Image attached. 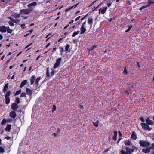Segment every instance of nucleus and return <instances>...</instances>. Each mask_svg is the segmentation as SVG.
I'll return each instance as SVG.
<instances>
[{
  "label": "nucleus",
  "mask_w": 154,
  "mask_h": 154,
  "mask_svg": "<svg viewBox=\"0 0 154 154\" xmlns=\"http://www.w3.org/2000/svg\"><path fill=\"white\" fill-rule=\"evenodd\" d=\"M74 22V20H72L71 21L69 22V24H71V23H73Z\"/></svg>",
  "instance_id": "nucleus-61"
},
{
  "label": "nucleus",
  "mask_w": 154,
  "mask_h": 154,
  "mask_svg": "<svg viewBox=\"0 0 154 154\" xmlns=\"http://www.w3.org/2000/svg\"><path fill=\"white\" fill-rule=\"evenodd\" d=\"M125 145L126 146H130L132 145V143L130 141V140H128L127 141H124Z\"/></svg>",
  "instance_id": "nucleus-20"
},
{
  "label": "nucleus",
  "mask_w": 154,
  "mask_h": 154,
  "mask_svg": "<svg viewBox=\"0 0 154 154\" xmlns=\"http://www.w3.org/2000/svg\"><path fill=\"white\" fill-rule=\"evenodd\" d=\"M30 84L32 85L35 82V84L38 85V77L36 79V77L34 75H33L31 77Z\"/></svg>",
  "instance_id": "nucleus-5"
},
{
  "label": "nucleus",
  "mask_w": 154,
  "mask_h": 154,
  "mask_svg": "<svg viewBox=\"0 0 154 154\" xmlns=\"http://www.w3.org/2000/svg\"><path fill=\"white\" fill-rule=\"evenodd\" d=\"M69 26V24H68V25H67V26H65L64 28H63V29H66L68 26Z\"/></svg>",
  "instance_id": "nucleus-63"
},
{
  "label": "nucleus",
  "mask_w": 154,
  "mask_h": 154,
  "mask_svg": "<svg viewBox=\"0 0 154 154\" xmlns=\"http://www.w3.org/2000/svg\"><path fill=\"white\" fill-rule=\"evenodd\" d=\"M88 23L91 25H92L93 23V19L91 17H89L88 19Z\"/></svg>",
  "instance_id": "nucleus-25"
},
{
  "label": "nucleus",
  "mask_w": 154,
  "mask_h": 154,
  "mask_svg": "<svg viewBox=\"0 0 154 154\" xmlns=\"http://www.w3.org/2000/svg\"><path fill=\"white\" fill-rule=\"evenodd\" d=\"M11 91H8L5 95V103L6 104H8L10 102V96L11 95Z\"/></svg>",
  "instance_id": "nucleus-3"
},
{
  "label": "nucleus",
  "mask_w": 154,
  "mask_h": 154,
  "mask_svg": "<svg viewBox=\"0 0 154 154\" xmlns=\"http://www.w3.org/2000/svg\"><path fill=\"white\" fill-rule=\"evenodd\" d=\"M121 154H128L126 151L125 152L123 150H121Z\"/></svg>",
  "instance_id": "nucleus-44"
},
{
  "label": "nucleus",
  "mask_w": 154,
  "mask_h": 154,
  "mask_svg": "<svg viewBox=\"0 0 154 154\" xmlns=\"http://www.w3.org/2000/svg\"><path fill=\"white\" fill-rule=\"evenodd\" d=\"M12 109L13 110H16L18 108L19 106L16 103H13L11 105Z\"/></svg>",
  "instance_id": "nucleus-9"
},
{
  "label": "nucleus",
  "mask_w": 154,
  "mask_h": 154,
  "mask_svg": "<svg viewBox=\"0 0 154 154\" xmlns=\"http://www.w3.org/2000/svg\"><path fill=\"white\" fill-rule=\"evenodd\" d=\"M9 116L10 117L13 119H15L16 117V113L14 111H11L9 113Z\"/></svg>",
  "instance_id": "nucleus-10"
},
{
  "label": "nucleus",
  "mask_w": 154,
  "mask_h": 154,
  "mask_svg": "<svg viewBox=\"0 0 154 154\" xmlns=\"http://www.w3.org/2000/svg\"><path fill=\"white\" fill-rule=\"evenodd\" d=\"M70 45L69 44H67L65 47V49L66 52H69L70 51V49L69 48Z\"/></svg>",
  "instance_id": "nucleus-22"
},
{
  "label": "nucleus",
  "mask_w": 154,
  "mask_h": 154,
  "mask_svg": "<svg viewBox=\"0 0 154 154\" xmlns=\"http://www.w3.org/2000/svg\"><path fill=\"white\" fill-rule=\"evenodd\" d=\"M140 125H141L142 128L145 130L150 131L152 129V128H149L148 124L146 123H141Z\"/></svg>",
  "instance_id": "nucleus-7"
},
{
  "label": "nucleus",
  "mask_w": 154,
  "mask_h": 154,
  "mask_svg": "<svg viewBox=\"0 0 154 154\" xmlns=\"http://www.w3.org/2000/svg\"><path fill=\"white\" fill-rule=\"evenodd\" d=\"M97 46L96 45H94L93 46L91 47V50H93L94 48L97 47Z\"/></svg>",
  "instance_id": "nucleus-45"
},
{
  "label": "nucleus",
  "mask_w": 154,
  "mask_h": 154,
  "mask_svg": "<svg viewBox=\"0 0 154 154\" xmlns=\"http://www.w3.org/2000/svg\"><path fill=\"white\" fill-rule=\"evenodd\" d=\"M150 149H154V144H152V145L150 146Z\"/></svg>",
  "instance_id": "nucleus-46"
},
{
  "label": "nucleus",
  "mask_w": 154,
  "mask_h": 154,
  "mask_svg": "<svg viewBox=\"0 0 154 154\" xmlns=\"http://www.w3.org/2000/svg\"><path fill=\"white\" fill-rule=\"evenodd\" d=\"M126 3L128 5H130L131 4V2L129 1H126Z\"/></svg>",
  "instance_id": "nucleus-53"
},
{
  "label": "nucleus",
  "mask_w": 154,
  "mask_h": 154,
  "mask_svg": "<svg viewBox=\"0 0 154 154\" xmlns=\"http://www.w3.org/2000/svg\"><path fill=\"white\" fill-rule=\"evenodd\" d=\"M80 18V16H79V17H77L75 20V21H77L78 20H79Z\"/></svg>",
  "instance_id": "nucleus-55"
},
{
  "label": "nucleus",
  "mask_w": 154,
  "mask_h": 154,
  "mask_svg": "<svg viewBox=\"0 0 154 154\" xmlns=\"http://www.w3.org/2000/svg\"><path fill=\"white\" fill-rule=\"evenodd\" d=\"M20 14H19L16 13H14L13 14V16L16 18H19L20 17Z\"/></svg>",
  "instance_id": "nucleus-26"
},
{
  "label": "nucleus",
  "mask_w": 154,
  "mask_h": 154,
  "mask_svg": "<svg viewBox=\"0 0 154 154\" xmlns=\"http://www.w3.org/2000/svg\"><path fill=\"white\" fill-rule=\"evenodd\" d=\"M16 23H17L18 22L20 21V20L18 19H16Z\"/></svg>",
  "instance_id": "nucleus-57"
},
{
  "label": "nucleus",
  "mask_w": 154,
  "mask_h": 154,
  "mask_svg": "<svg viewBox=\"0 0 154 154\" xmlns=\"http://www.w3.org/2000/svg\"><path fill=\"white\" fill-rule=\"evenodd\" d=\"M81 32L80 34H84L86 31V29L85 27H81L80 28Z\"/></svg>",
  "instance_id": "nucleus-21"
},
{
  "label": "nucleus",
  "mask_w": 154,
  "mask_h": 154,
  "mask_svg": "<svg viewBox=\"0 0 154 154\" xmlns=\"http://www.w3.org/2000/svg\"><path fill=\"white\" fill-rule=\"evenodd\" d=\"M137 137L136 133L134 131H133L132 133L131 138L134 140H135L137 138Z\"/></svg>",
  "instance_id": "nucleus-17"
},
{
  "label": "nucleus",
  "mask_w": 154,
  "mask_h": 154,
  "mask_svg": "<svg viewBox=\"0 0 154 154\" xmlns=\"http://www.w3.org/2000/svg\"><path fill=\"white\" fill-rule=\"evenodd\" d=\"M3 38V36L1 34H0V40L2 39Z\"/></svg>",
  "instance_id": "nucleus-59"
},
{
  "label": "nucleus",
  "mask_w": 154,
  "mask_h": 154,
  "mask_svg": "<svg viewBox=\"0 0 154 154\" xmlns=\"http://www.w3.org/2000/svg\"><path fill=\"white\" fill-rule=\"evenodd\" d=\"M5 139H6L7 140H9L11 139V137L9 136H7L5 137Z\"/></svg>",
  "instance_id": "nucleus-48"
},
{
  "label": "nucleus",
  "mask_w": 154,
  "mask_h": 154,
  "mask_svg": "<svg viewBox=\"0 0 154 154\" xmlns=\"http://www.w3.org/2000/svg\"><path fill=\"white\" fill-rule=\"evenodd\" d=\"M72 7H71H71L66 9L65 10V12H68V11H69L71 10V9H72Z\"/></svg>",
  "instance_id": "nucleus-37"
},
{
  "label": "nucleus",
  "mask_w": 154,
  "mask_h": 154,
  "mask_svg": "<svg viewBox=\"0 0 154 154\" xmlns=\"http://www.w3.org/2000/svg\"><path fill=\"white\" fill-rule=\"evenodd\" d=\"M150 149H151L149 147V148H147L146 149H143L142 150V151L145 153H147L150 152Z\"/></svg>",
  "instance_id": "nucleus-16"
},
{
  "label": "nucleus",
  "mask_w": 154,
  "mask_h": 154,
  "mask_svg": "<svg viewBox=\"0 0 154 154\" xmlns=\"http://www.w3.org/2000/svg\"><path fill=\"white\" fill-rule=\"evenodd\" d=\"M148 4H154V0H148Z\"/></svg>",
  "instance_id": "nucleus-38"
},
{
  "label": "nucleus",
  "mask_w": 154,
  "mask_h": 154,
  "mask_svg": "<svg viewBox=\"0 0 154 154\" xmlns=\"http://www.w3.org/2000/svg\"><path fill=\"white\" fill-rule=\"evenodd\" d=\"M9 84L8 83H7L5 84L4 87V88L3 90V92L4 93H5L7 91L8 89V88Z\"/></svg>",
  "instance_id": "nucleus-14"
},
{
  "label": "nucleus",
  "mask_w": 154,
  "mask_h": 154,
  "mask_svg": "<svg viewBox=\"0 0 154 154\" xmlns=\"http://www.w3.org/2000/svg\"><path fill=\"white\" fill-rule=\"evenodd\" d=\"M25 25V24L24 23H23V24H21L20 25L21 28L22 29H25L26 28V27H24Z\"/></svg>",
  "instance_id": "nucleus-41"
},
{
  "label": "nucleus",
  "mask_w": 154,
  "mask_h": 154,
  "mask_svg": "<svg viewBox=\"0 0 154 154\" xmlns=\"http://www.w3.org/2000/svg\"><path fill=\"white\" fill-rule=\"evenodd\" d=\"M123 73L124 74L126 75H127L128 74L127 71L126 69V66L125 67H124V69L123 71Z\"/></svg>",
  "instance_id": "nucleus-34"
},
{
  "label": "nucleus",
  "mask_w": 154,
  "mask_h": 154,
  "mask_svg": "<svg viewBox=\"0 0 154 154\" xmlns=\"http://www.w3.org/2000/svg\"><path fill=\"white\" fill-rule=\"evenodd\" d=\"M51 35V34H48L46 36V38H48L47 39V40L48 39L50 38V37H49V36H50Z\"/></svg>",
  "instance_id": "nucleus-52"
},
{
  "label": "nucleus",
  "mask_w": 154,
  "mask_h": 154,
  "mask_svg": "<svg viewBox=\"0 0 154 154\" xmlns=\"http://www.w3.org/2000/svg\"><path fill=\"white\" fill-rule=\"evenodd\" d=\"M79 4V3H77V4H76V5H73V6H71V7H72V8H76L77 6Z\"/></svg>",
  "instance_id": "nucleus-50"
},
{
  "label": "nucleus",
  "mask_w": 154,
  "mask_h": 154,
  "mask_svg": "<svg viewBox=\"0 0 154 154\" xmlns=\"http://www.w3.org/2000/svg\"><path fill=\"white\" fill-rule=\"evenodd\" d=\"M6 122V120L5 119H4L1 122V124L2 125H4L5 124Z\"/></svg>",
  "instance_id": "nucleus-29"
},
{
  "label": "nucleus",
  "mask_w": 154,
  "mask_h": 154,
  "mask_svg": "<svg viewBox=\"0 0 154 154\" xmlns=\"http://www.w3.org/2000/svg\"><path fill=\"white\" fill-rule=\"evenodd\" d=\"M118 133H119V136L120 137V136H122V133H121V132L120 131H118Z\"/></svg>",
  "instance_id": "nucleus-62"
},
{
  "label": "nucleus",
  "mask_w": 154,
  "mask_h": 154,
  "mask_svg": "<svg viewBox=\"0 0 154 154\" xmlns=\"http://www.w3.org/2000/svg\"><path fill=\"white\" fill-rule=\"evenodd\" d=\"M12 120H13L12 119H9L7 120V121L9 123H10L12 122Z\"/></svg>",
  "instance_id": "nucleus-47"
},
{
  "label": "nucleus",
  "mask_w": 154,
  "mask_h": 154,
  "mask_svg": "<svg viewBox=\"0 0 154 154\" xmlns=\"http://www.w3.org/2000/svg\"><path fill=\"white\" fill-rule=\"evenodd\" d=\"M92 123L96 127H98L99 123V121L98 120L96 121L95 122H92Z\"/></svg>",
  "instance_id": "nucleus-28"
},
{
  "label": "nucleus",
  "mask_w": 154,
  "mask_h": 154,
  "mask_svg": "<svg viewBox=\"0 0 154 154\" xmlns=\"http://www.w3.org/2000/svg\"><path fill=\"white\" fill-rule=\"evenodd\" d=\"M124 92L127 95H129V93L127 91H124Z\"/></svg>",
  "instance_id": "nucleus-51"
},
{
  "label": "nucleus",
  "mask_w": 154,
  "mask_h": 154,
  "mask_svg": "<svg viewBox=\"0 0 154 154\" xmlns=\"http://www.w3.org/2000/svg\"><path fill=\"white\" fill-rule=\"evenodd\" d=\"M21 92V89L17 91L15 94V95H17L19 94Z\"/></svg>",
  "instance_id": "nucleus-31"
},
{
  "label": "nucleus",
  "mask_w": 154,
  "mask_h": 154,
  "mask_svg": "<svg viewBox=\"0 0 154 154\" xmlns=\"http://www.w3.org/2000/svg\"><path fill=\"white\" fill-rule=\"evenodd\" d=\"M80 32V31L79 30H78L77 31H75L73 33V35H72V36L73 37H74L77 34H79Z\"/></svg>",
  "instance_id": "nucleus-27"
},
{
  "label": "nucleus",
  "mask_w": 154,
  "mask_h": 154,
  "mask_svg": "<svg viewBox=\"0 0 154 154\" xmlns=\"http://www.w3.org/2000/svg\"><path fill=\"white\" fill-rule=\"evenodd\" d=\"M88 15V14L87 15H86L85 16L83 17L81 19V20H83Z\"/></svg>",
  "instance_id": "nucleus-60"
},
{
  "label": "nucleus",
  "mask_w": 154,
  "mask_h": 154,
  "mask_svg": "<svg viewBox=\"0 0 154 154\" xmlns=\"http://www.w3.org/2000/svg\"><path fill=\"white\" fill-rule=\"evenodd\" d=\"M27 83V80H24L22 82L20 85V87L21 88L23 87Z\"/></svg>",
  "instance_id": "nucleus-18"
},
{
  "label": "nucleus",
  "mask_w": 154,
  "mask_h": 154,
  "mask_svg": "<svg viewBox=\"0 0 154 154\" xmlns=\"http://www.w3.org/2000/svg\"><path fill=\"white\" fill-rule=\"evenodd\" d=\"M33 10L32 8H30L27 9H23L21 10L20 11V14L22 15L24 14H29Z\"/></svg>",
  "instance_id": "nucleus-2"
},
{
  "label": "nucleus",
  "mask_w": 154,
  "mask_h": 154,
  "mask_svg": "<svg viewBox=\"0 0 154 154\" xmlns=\"http://www.w3.org/2000/svg\"><path fill=\"white\" fill-rule=\"evenodd\" d=\"M139 144L141 146L144 147H148L150 143L147 141H144L143 140H140L139 142Z\"/></svg>",
  "instance_id": "nucleus-4"
},
{
  "label": "nucleus",
  "mask_w": 154,
  "mask_h": 154,
  "mask_svg": "<svg viewBox=\"0 0 154 154\" xmlns=\"http://www.w3.org/2000/svg\"><path fill=\"white\" fill-rule=\"evenodd\" d=\"M49 68H47L46 76L48 77H49L50 76H52L54 74L55 71L54 69L51 68V70H52V71L51 72V75H50L49 72Z\"/></svg>",
  "instance_id": "nucleus-8"
},
{
  "label": "nucleus",
  "mask_w": 154,
  "mask_h": 154,
  "mask_svg": "<svg viewBox=\"0 0 154 154\" xmlns=\"http://www.w3.org/2000/svg\"><path fill=\"white\" fill-rule=\"evenodd\" d=\"M12 31L13 30L11 29L9 26L5 27L4 25L0 26V32L2 33H5L7 31L8 33L11 34Z\"/></svg>",
  "instance_id": "nucleus-1"
},
{
  "label": "nucleus",
  "mask_w": 154,
  "mask_h": 154,
  "mask_svg": "<svg viewBox=\"0 0 154 154\" xmlns=\"http://www.w3.org/2000/svg\"><path fill=\"white\" fill-rule=\"evenodd\" d=\"M146 120L148 125H153L154 122L152 121L150 119L149 117H147Z\"/></svg>",
  "instance_id": "nucleus-12"
},
{
  "label": "nucleus",
  "mask_w": 154,
  "mask_h": 154,
  "mask_svg": "<svg viewBox=\"0 0 154 154\" xmlns=\"http://www.w3.org/2000/svg\"><path fill=\"white\" fill-rule=\"evenodd\" d=\"M102 3V2H101L99 4V5L97 7H94V8H95V9L98 8L99 7V6H100L101 5Z\"/></svg>",
  "instance_id": "nucleus-49"
},
{
  "label": "nucleus",
  "mask_w": 154,
  "mask_h": 154,
  "mask_svg": "<svg viewBox=\"0 0 154 154\" xmlns=\"http://www.w3.org/2000/svg\"><path fill=\"white\" fill-rule=\"evenodd\" d=\"M61 60V58H59L56 60V62L53 66V69H55L59 67L60 64V62Z\"/></svg>",
  "instance_id": "nucleus-6"
},
{
  "label": "nucleus",
  "mask_w": 154,
  "mask_h": 154,
  "mask_svg": "<svg viewBox=\"0 0 154 154\" xmlns=\"http://www.w3.org/2000/svg\"><path fill=\"white\" fill-rule=\"evenodd\" d=\"M26 94L28 95H30L32 94V90L28 88H26Z\"/></svg>",
  "instance_id": "nucleus-23"
},
{
  "label": "nucleus",
  "mask_w": 154,
  "mask_h": 154,
  "mask_svg": "<svg viewBox=\"0 0 154 154\" xmlns=\"http://www.w3.org/2000/svg\"><path fill=\"white\" fill-rule=\"evenodd\" d=\"M8 23L9 25L11 26H13L14 25V23L11 21H9L8 22Z\"/></svg>",
  "instance_id": "nucleus-36"
},
{
  "label": "nucleus",
  "mask_w": 154,
  "mask_h": 154,
  "mask_svg": "<svg viewBox=\"0 0 154 154\" xmlns=\"http://www.w3.org/2000/svg\"><path fill=\"white\" fill-rule=\"evenodd\" d=\"M125 149L128 154H131L133 152V149L131 148L126 147Z\"/></svg>",
  "instance_id": "nucleus-13"
},
{
  "label": "nucleus",
  "mask_w": 154,
  "mask_h": 154,
  "mask_svg": "<svg viewBox=\"0 0 154 154\" xmlns=\"http://www.w3.org/2000/svg\"><path fill=\"white\" fill-rule=\"evenodd\" d=\"M140 119L142 122H144V119L143 117L142 116L140 118Z\"/></svg>",
  "instance_id": "nucleus-43"
},
{
  "label": "nucleus",
  "mask_w": 154,
  "mask_h": 154,
  "mask_svg": "<svg viewBox=\"0 0 154 154\" xmlns=\"http://www.w3.org/2000/svg\"><path fill=\"white\" fill-rule=\"evenodd\" d=\"M86 21H85L84 22V23H82V26L81 27H85V24H86Z\"/></svg>",
  "instance_id": "nucleus-54"
},
{
  "label": "nucleus",
  "mask_w": 154,
  "mask_h": 154,
  "mask_svg": "<svg viewBox=\"0 0 154 154\" xmlns=\"http://www.w3.org/2000/svg\"><path fill=\"white\" fill-rule=\"evenodd\" d=\"M20 97H26V94L25 93H22L21 94V95H20Z\"/></svg>",
  "instance_id": "nucleus-40"
},
{
  "label": "nucleus",
  "mask_w": 154,
  "mask_h": 154,
  "mask_svg": "<svg viewBox=\"0 0 154 154\" xmlns=\"http://www.w3.org/2000/svg\"><path fill=\"white\" fill-rule=\"evenodd\" d=\"M132 27H133L132 25L129 26H128V29L125 31V32H129L130 30L131 29Z\"/></svg>",
  "instance_id": "nucleus-32"
},
{
  "label": "nucleus",
  "mask_w": 154,
  "mask_h": 154,
  "mask_svg": "<svg viewBox=\"0 0 154 154\" xmlns=\"http://www.w3.org/2000/svg\"><path fill=\"white\" fill-rule=\"evenodd\" d=\"M37 5V4L36 2H32V3H31L30 4H29L27 5V6H28V7L29 8H31V6H35Z\"/></svg>",
  "instance_id": "nucleus-24"
},
{
  "label": "nucleus",
  "mask_w": 154,
  "mask_h": 154,
  "mask_svg": "<svg viewBox=\"0 0 154 154\" xmlns=\"http://www.w3.org/2000/svg\"><path fill=\"white\" fill-rule=\"evenodd\" d=\"M77 42V39H74L73 40V42L74 43H76Z\"/></svg>",
  "instance_id": "nucleus-58"
},
{
  "label": "nucleus",
  "mask_w": 154,
  "mask_h": 154,
  "mask_svg": "<svg viewBox=\"0 0 154 154\" xmlns=\"http://www.w3.org/2000/svg\"><path fill=\"white\" fill-rule=\"evenodd\" d=\"M111 4H112L111 3H110V2L109 3H108L107 4L108 6L110 7V6H111Z\"/></svg>",
  "instance_id": "nucleus-64"
},
{
  "label": "nucleus",
  "mask_w": 154,
  "mask_h": 154,
  "mask_svg": "<svg viewBox=\"0 0 154 154\" xmlns=\"http://www.w3.org/2000/svg\"><path fill=\"white\" fill-rule=\"evenodd\" d=\"M15 102L17 104H19L20 103V98L19 97H17L16 98Z\"/></svg>",
  "instance_id": "nucleus-30"
},
{
  "label": "nucleus",
  "mask_w": 154,
  "mask_h": 154,
  "mask_svg": "<svg viewBox=\"0 0 154 154\" xmlns=\"http://www.w3.org/2000/svg\"><path fill=\"white\" fill-rule=\"evenodd\" d=\"M5 152V150L4 148L0 146V152L3 153Z\"/></svg>",
  "instance_id": "nucleus-33"
},
{
  "label": "nucleus",
  "mask_w": 154,
  "mask_h": 154,
  "mask_svg": "<svg viewBox=\"0 0 154 154\" xmlns=\"http://www.w3.org/2000/svg\"><path fill=\"white\" fill-rule=\"evenodd\" d=\"M114 136L113 137L112 139L114 141H116L117 140L116 137L117 135V131L116 130L113 131Z\"/></svg>",
  "instance_id": "nucleus-19"
},
{
  "label": "nucleus",
  "mask_w": 154,
  "mask_h": 154,
  "mask_svg": "<svg viewBox=\"0 0 154 154\" xmlns=\"http://www.w3.org/2000/svg\"><path fill=\"white\" fill-rule=\"evenodd\" d=\"M11 129V125L10 124H8L5 128V130L6 131L10 132Z\"/></svg>",
  "instance_id": "nucleus-15"
},
{
  "label": "nucleus",
  "mask_w": 154,
  "mask_h": 154,
  "mask_svg": "<svg viewBox=\"0 0 154 154\" xmlns=\"http://www.w3.org/2000/svg\"><path fill=\"white\" fill-rule=\"evenodd\" d=\"M59 48L60 49V54L62 55L63 54L62 53H63V51H64V50H63V48L62 47H60Z\"/></svg>",
  "instance_id": "nucleus-35"
},
{
  "label": "nucleus",
  "mask_w": 154,
  "mask_h": 154,
  "mask_svg": "<svg viewBox=\"0 0 154 154\" xmlns=\"http://www.w3.org/2000/svg\"><path fill=\"white\" fill-rule=\"evenodd\" d=\"M9 18L11 20V21L12 22L14 23H16V20L15 19L11 17H10Z\"/></svg>",
  "instance_id": "nucleus-42"
},
{
  "label": "nucleus",
  "mask_w": 154,
  "mask_h": 154,
  "mask_svg": "<svg viewBox=\"0 0 154 154\" xmlns=\"http://www.w3.org/2000/svg\"><path fill=\"white\" fill-rule=\"evenodd\" d=\"M107 8V7H104L102 8H101L99 10V14H100L101 12L102 14H104L106 11Z\"/></svg>",
  "instance_id": "nucleus-11"
},
{
  "label": "nucleus",
  "mask_w": 154,
  "mask_h": 154,
  "mask_svg": "<svg viewBox=\"0 0 154 154\" xmlns=\"http://www.w3.org/2000/svg\"><path fill=\"white\" fill-rule=\"evenodd\" d=\"M137 65L138 66V68H140V66L139 63L138 62H137Z\"/></svg>",
  "instance_id": "nucleus-56"
},
{
  "label": "nucleus",
  "mask_w": 154,
  "mask_h": 154,
  "mask_svg": "<svg viewBox=\"0 0 154 154\" xmlns=\"http://www.w3.org/2000/svg\"><path fill=\"white\" fill-rule=\"evenodd\" d=\"M56 109V106L55 105H54L53 106L52 112H54V111H55Z\"/></svg>",
  "instance_id": "nucleus-39"
}]
</instances>
